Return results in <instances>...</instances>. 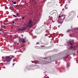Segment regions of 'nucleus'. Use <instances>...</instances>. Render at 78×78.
<instances>
[{
	"mask_svg": "<svg viewBox=\"0 0 78 78\" xmlns=\"http://www.w3.org/2000/svg\"><path fill=\"white\" fill-rule=\"evenodd\" d=\"M25 16H23L22 17V20H23V19H25Z\"/></svg>",
	"mask_w": 78,
	"mask_h": 78,
	"instance_id": "nucleus-9",
	"label": "nucleus"
},
{
	"mask_svg": "<svg viewBox=\"0 0 78 78\" xmlns=\"http://www.w3.org/2000/svg\"><path fill=\"white\" fill-rule=\"evenodd\" d=\"M62 22H63V21H62Z\"/></svg>",
	"mask_w": 78,
	"mask_h": 78,
	"instance_id": "nucleus-25",
	"label": "nucleus"
},
{
	"mask_svg": "<svg viewBox=\"0 0 78 78\" xmlns=\"http://www.w3.org/2000/svg\"><path fill=\"white\" fill-rule=\"evenodd\" d=\"M13 17H17V16H16L15 15H13Z\"/></svg>",
	"mask_w": 78,
	"mask_h": 78,
	"instance_id": "nucleus-14",
	"label": "nucleus"
},
{
	"mask_svg": "<svg viewBox=\"0 0 78 78\" xmlns=\"http://www.w3.org/2000/svg\"><path fill=\"white\" fill-rule=\"evenodd\" d=\"M14 64H15L14 63L13 64V66H14Z\"/></svg>",
	"mask_w": 78,
	"mask_h": 78,
	"instance_id": "nucleus-19",
	"label": "nucleus"
},
{
	"mask_svg": "<svg viewBox=\"0 0 78 78\" xmlns=\"http://www.w3.org/2000/svg\"><path fill=\"white\" fill-rule=\"evenodd\" d=\"M58 17H61V16H59Z\"/></svg>",
	"mask_w": 78,
	"mask_h": 78,
	"instance_id": "nucleus-21",
	"label": "nucleus"
},
{
	"mask_svg": "<svg viewBox=\"0 0 78 78\" xmlns=\"http://www.w3.org/2000/svg\"><path fill=\"white\" fill-rule=\"evenodd\" d=\"M45 59H48V60H51V57L49 56L48 57H47Z\"/></svg>",
	"mask_w": 78,
	"mask_h": 78,
	"instance_id": "nucleus-7",
	"label": "nucleus"
},
{
	"mask_svg": "<svg viewBox=\"0 0 78 78\" xmlns=\"http://www.w3.org/2000/svg\"><path fill=\"white\" fill-rule=\"evenodd\" d=\"M28 23L27 25V28H30L33 26V21H32V20L30 19L29 21H28Z\"/></svg>",
	"mask_w": 78,
	"mask_h": 78,
	"instance_id": "nucleus-2",
	"label": "nucleus"
},
{
	"mask_svg": "<svg viewBox=\"0 0 78 78\" xmlns=\"http://www.w3.org/2000/svg\"><path fill=\"white\" fill-rule=\"evenodd\" d=\"M69 43L70 45H71V46L70 48H71V49H72V48H73V46H72V45H73V44H72V41H69Z\"/></svg>",
	"mask_w": 78,
	"mask_h": 78,
	"instance_id": "nucleus-5",
	"label": "nucleus"
},
{
	"mask_svg": "<svg viewBox=\"0 0 78 78\" xmlns=\"http://www.w3.org/2000/svg\"><path fill=\"white\" fill-rule=\"evenodd\" d=\"M32 14V13H30V14H29V15H31V14Z\"/></svg>",
	"mask_w": 78,
	"mask_h": 78,
	"instance_id": "nucleus-17",
	"label": "nucleus"
},
{
	"mask_svg": "<svg viewBox=\"0 0 78 78\" xmlns=\"http://www.w3.org/2000/svg\"><path fill=\"white\" fill-rule=\"evenodd\" d=\"M19 15V13H17L16 14V16H18Z\"/></svg>",
	"mask_w": 78,
	"mask_h": 78,
	"instance_id": "nucleus-13",
	"label": "nucleus"
},
{
	"mask_svg": "<svg viewBox=\"0 0 78 78\" xmlns=\"http://www.w3.org/2000/svg\"><path fill=\"white\" fill-rule=\"evenodd\" d=\"M14 58V56L10 55L9 56H7L5 57V59H6V62H10L11 60H12V58Z\"/></svg>",
	"mask_w": 78,
	"mask_h": 78,
	"instance_id": "nucleus-1",
	"label": "nucleus"
},
{
	"mask_svg": "<svg viewBox=\"0 0 78 78\" xmlns=\"http://www.w3.org/2000/svg\"><path fill=\"white\" fill-rule=\"evenodd\" d=\"M4 28H5V26H4V27L1 26L0 29V31H1L2 30H4Z\"/></svg>",
	"mask_w": 78,
	"mask_h": 78,
	"instance_id": "nucleus-6",
	"label": "nucleus"
},
{
	"mask_svg": "<svg viewBox=\"0 0 78 78\" xmlns=\"http://www.w3.org/2000/svg\"><path fill=\"white\" fill-rule=\"evenodd\" d=\"M13 4H16L17 3V2H14L13 3Z\"/></svg>",
	"mask_w": 78,
	"mask_h": 78,
	"instance_id": "nucleus-12",
	"label": "nucleus"
},
{
	"mask_svg": "<svg viewBox=\"0 0 78 78\" xmlns=\"http://www.w3.org/2000/svg\"><path fill=\"white\" fill-rule=\"evenodd\" d=\"M17 19H18V18H17L16 19V20H17Z\"/></svg>",
	"mask_w": 78,
	"mask_h": 78,
	"instance_id": "nucleus-23",
	"label": "nucleus"
},
{
	"mask_svg": "<svg viewBox=\"0 0 78 78\" xmlns=\"http://www.w3.org/2000/svg\"><path fill=\"white\" fill-rule=\"evenodd\" d=\"M26 29V27H23V29H18V30L20 31H25V29Z\"/></svg>",
	"mask_w": 78,
	"mask_h": 78,
	"instance_id": "nucleus-4",
	"label": "nucleus"
},
{
	"mask_svg": "<svg viewBox=\"0 0 78 78\" xmlns=\"http://www.w3.org/2000/svg\"><path fill=\"white\" fill-rule=\"evenodd\" d=\"M39 43H38L37 42V43L36 44H39Z\"/></svg>",
	"mask_w": 78,
	"mask_h": 78,
	"instance_id": "nucleus-16",
	"label": "nucleus"
},
{
	"mask_svg": "<svg viewBox=\"0 0 78 78\" xmlns=\"http://www.w3.org/2000/svg\"><path fill=\"white\" fill-rule=\"evenodd\" d=\"M4 25H6L5 23H4Z\"/></svg>",
	"mask_w": 78,
	"mask_h": 78,
	"instance_id": "nucleus-22",
	"label": "nucleus"
},
{
	"mask_svg": "<svg viewBox=\"0 0 78 78\" xmlns=\"http://www.w3.org/2000/svg\"><path fill=\"white\" fill-rule=\"evenodd\" d=\"M71 28H72V27H71Z\"/></svg>",
	"mask_w": 78,
	"mask_h": 78,
	"instance_id": "nucleus-26",
	"label": "nucleus"
},
{
	"mask_svg": "<svg viewBox=\"0 0 78 78\" xmlns=\"http://www.w3.org/2000/svg\"><path fill=\"white\" fill-rule=\"evenodd\" d=\"M12 23H15V22H14V21H12Z\"/></svg>",
	"mask_w": 78,
	"mask_h": 78,
	"instance_id": "nucleus-15",
	"label": "nucleus"
},
{
	"mask_svg": "<svg viewBox=\"0 0 78 78\" xmlns=\"http://www.w3.org/2000/svg\"><path fill=\"white\" fill-rule=\"evenodd\" d=\"M77 54H78V53H77Z\"/></svg>",
	"mask_w": 78,
	"mask_h": 78,
	"instance_id": "nucleus-27",
	"label": "nucleus"
},
{
	"mask_svg": "<svg viewBox=\"0 0 78 78\" xmlns=\"http://www.w3.org/2000/svg\"><path fill=\"white\" fill-rule=\"evenodd\" d=\"M32 31H33V30H31V32H32Z\"/></svg>",
	"mask_w": 78,
	"mask_h": 78,
	"instance_id": "nucleus-24",
	"label": "nucleus"
},
{
	"mask_svg": "<svg viewBox=\"0 0 78 78\" xmlns=\"http://www.w3.org/2000/svg\"><path fill=\"white\" fill-rule=\"evenodd\" d=\"M25 39H26V37H25V39L20 38H19V41L20 42H22L23 43H25Z\"/></svg>",
	"mask_w": 78,
	"mask_h": 78,
	"instance_id": "nucleus-3",
	"label": "nucleus"
},
{
	"mask_svg": "<svg viewBox=\"0 0 78 78\" xmlns=\"http://www.w3.org/2000/svg\"><path fill=\"white\" fill-rule=\"evenodd\" d=\"M41 47L42 48H44L45 47V46L41 45Z\"/></svg>",
	"mask_w": 78,
	"mask_h": 78,
	"instance_id": "nucleus-10",
	"label": "nucleus"
},
{
	"mask_svg": "<svg viewBox=\"0 0 78 78\" xmlns=\"http://www.w3.org/2000/svg\"><path fill=\"white\" fill-rule=\"evenodd\" d=\"M61 17H64V15H62V16H61Z\"/></svg>",
	"mask_w": 78,
	"mask_h": 78,
	"instance_id": "nucleus-20",
	"label": "nucleus"
},
{
	"mask_svg": "<svg viewBox=\"0 0 78 78\" xmlns=\"http://www.w3.org/2000/svg\"><path fill=\"white\" fill-rule=\"evenodd\" d=\"M72 42H73V43H74V42H73V41H72Z\"/></svg>",
	"mask_w": 78,
	"mask_h": 78,
	"instance_id": "nucleus-18",
	"label": "nucleus"
},
{
	"mask_svg": "<svg viewBox=\"0 0 78 78\" xmlns=\"http://www.w3.org/2000/svg\"><path fill=\"white\" fill-rule=\"evenodd\" d=\"M72 30L70 29V30H67L66 31V32L67 33H68V32H69L70 31H71Z\"/></svg>",
	"mask_w": 78,
	"mask_h": 78,
	"instance_id": "nucleus-8",
	"label": "nucleus"
},
{
	"mask_svg": "<svg viewBox=\"0 0 78 78\" xmlns=\"http://www.w3.org/2000/svg\"><path fill=\"white\" fill-rule=\"evenodd\" d=\"M35 48H40V47L38 46H36Z\"/></svg>",
	"mask_w": 78,
	"mask_h": 78,
	"instance_id": "nucleus-11",
	"label": "nucleus"
}]
</instances>
